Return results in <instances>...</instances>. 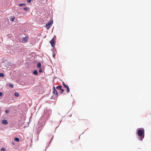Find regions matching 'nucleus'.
<instances>
[{
	"mask_svg": "<svg viewBox=\"0 0 151 151\" xmlns=\"http://www.w3.org/2000/svg\"><path fill=\"white\" fill-rule=\"evenodd\" d=\"M137 135L140 137V140H142L144 137V130L143 129L139 130L137 133Z\"/></svg>",
	"mask_w": 151,
	"mask_h": 151,
	"instance_id": "f257e3e1",
	"label": "nucleus"
},
{
	"mask_svg": "<svg viewBox=\"0 0 151 151\" xmlns=\"http://www.w3.org/2000/svg\"><path fill=\"white\" fill-rule=\"evenodd\" d=\"M53 23L52 21H50L47 22L46 25V27L47 29H49Z\"/></svg>",
	"mask_w": 151,
	"mask_h": 151,
	"instance_id": "f03ea898",
	"label": "nucleus"
},
{
	"mask_svg": "<svg viewBox=\"0 0 151 151\" xmlns=\"http://www.w3.org/2000/svg\"><path fill=\"white\" fill-rule=\"evenodd\" d=\"M50 43L53 47H54L55 45V42L54 38H53L50 42Z\"/></svg>",
	"mask_w": 151,
	"mask_h": 151,
	"instance_id": "7ed1b4c3",
	"label": "nucleus"
},
{
	"mask_svg": "<svg viewBox=\"0 0 151 151\" xmlns=\"http://www.w3.org/2000/svg\"><path fill=\"white\" fill-rule=\"evenodd\" d=\"M53 93L54 94H55V95L56 96H58V93L57 91L55 89V87H53Z\"/></svg>",
	"mask_w": 151,
	"mask_h": 151,
	"instance_id": "20e7f679",
	"label": "nucleus"
},
{
	"mask_svg": "<svg viewBox=\"0 0 151 151\" xmlns=\"http://www.w3.org/2000/svg\"><path fill=\"white\" fill-rule=\"evenodd\" d=\"M28 37H23L22 39V40L23 41L26 42V41L27 40Z\"/></svg>",
	"mask_w": 151,
	"mask_h": 151,
	"instance_id": "39448f33",
	"label": "nucleus"
},
{
	"mask_svg": "<svg viewBox=\"0 0 151 151\" xmlns=\"http://www.w3.org/2000/svg\"><path fill=\"white\" fill-rule=\"evenodd\" d=\"M2 123L4 124H8V122L6 120H4L2 121Z\"/></svg>",
	"mask_w": 151,
	"mask_h": 151,
	"instance_id": "423d86ee",
	"label": "nucleus"
},
{
	"mask_svg": "<svg viewBox=\"0 0 151 151\" xmlns=\"http://www.w3.org/2000/svg\"><path fill=\"white\" fill-rule=\"evenodd\" d=\"M64 87L67 89V92H69L70 91V89L68 86L66 85V86H65V87Z\"/></svg>",
	"mask_w": 151,
	"mask_h": 151,
	"instance_id": "0eeeda50",
	"label": "nucleus"
},
{
	"mask_svg": "<svg viewBox=\"0 0 151 151\" xmlns=\"http://www.w3.org/2000/svg\"><path fill=\"white\" fill-rule=\"evenodd\" d=\"M41 66V65L40 63L39 62L38 63L37 65V67L38 68H40Z\"/></svg>",
	"mask_w": 151,
	"mask_h": 151,
	"instance_id": "6e6552de",
	"label": "nucleus"
},
{
	"mask_svg": "<svg viewBox=\"0 0 151 151\" xmlns=\"http://www.w3.org/2000/svg\"><path fill=\"white\" fill-rule=\"evenodd\" d=\"M62 86H61L60 85L57 86L56 87V88L57 89H59L60 90L62 89Z\"/></svg>",
	"mask_w": 151,
	"mask_h": 151,
	"instance_id": "1a4fd4ad",
	"label": "nucleus"
},
{
	"mask_svg": "<svg viewBox=\"0 0 151 151\" xmlns=\"http://www.w3.org/2000/svg\"><path fill=\"white\" fill-rule=\"evenodd\" d=\"M15 19V17H11L10 18V20L12 21H13Z\"/></svg>",
	"mask_w": 151,
	"mask_h": 151,
	"instance_id": "9d476101",
	"label": "nucleus"
},
{
	"mask_svg": "<svg viewBox=\"0 0 151 151\" xmlns=\"http://www.w3.org/2000/svg\"><path fill=\"white\" fill-rule=\"evenodd\" d=\"M33 74L35 75H38L37 71L36 70H35L33 71Z\"/></svg>",
	"mask_w": 151,
	"mask_h": 151,
	"instance_id": "9b49d317",
	"label": "nucleus"
},
{
	"mask_svg": "<svg viewBox=\"0 0 151 151\" xmlns=\"http://www.w3.org/2000/svg\"><path fill=\"white\" fill-rule=\"evenodd\" d=\"M14 95L15 96L18 97L19 96V93L17 92H15V93L14 94Z\"/></svg>",
	"mask_w": 151,
	"mask_h": 151,
	"instance_id": "f8f14e48",
	"label": "nucleus"
},
{
	"mask_svg": "<svg viewBox=\"0 0 151 151\" xmlns=\"http://www.w3.org/2000/svg\"><path fill=\"white\" fill-rule=\"evenodd\" d=\"M14 140L17 142H19V138L16 137L14 139Z\"/></svg>",
	"mask_w": 151,
	"mask_h": 151,
	"instance_id": "ddd939ff",
	"label": "nucleus"
},
{
	"mask_svg": "<svg viewBox=\"0 0 151 151\" xmlns=\"http://www.w3.org/2000/svg\"><path fill=\"white\" fill-rule=\"evenodd\" d=\"M24 9L26 11H28L29 9V8L27 7H24Z\"/></svg>",
	"mask_w": 151,
	"mask_h": 151,
	"instance_id": "4468645a",
	"label": "nucleus"
},
{
	"mask_svg": "<svg viewBox=\"0 0 151 151\" xmlns=\"http://www.w3.org/2000/svg\"><path fill=\"white\" fill-rule=\"evenodd\" d=\"M4 76V74L3 73H0V77H3Z\"/></svg>",
	"mask_w": 151,
	"mask_h": 151,
	"instance_id": "2eb2a0df",
	"label": "nucleus"
},
{
	"mask_svg": "<svg viewBox=\"0 0 151 151\" xmlns=\"http://www.w3.org/2000/svg\"><path fill=\"white\" fill-rule=\"evenodd\" d=\"M26 4H19V6H25Z\"/></svg>",
	"mask_w": 151,
	"mask_h": 151,
	"instance_id": "dca6fc26",
	"label": "nucleus"
},
{
	"mask_svg": "<svg viewBox=\"0 0 151 151\" xmlns=\"http://www.w3.org/2000/svg\"><path fill=\"white\" fill-rule=\"evenodd\" d=\"M1 151H6L5 149L4 148H2L1 150Z\"/></svg>",
	"mask_w": 151,
	"mask_h": 151,
	"instance_id": "f3484780",
	"label": "nucleus"
},
{
	"mask_svg": "<svg viewBox=\"0 0 151 151\" xmlns=\"http://www.w3.org/2000/svg\"><path fill=\"white\" fill-rule=\"evenodd\" d=\"M9 86L11 88H13L14 86L13 85V84H10Z\"/></svg>",
	"mask_w": 151,
	"mask_h": 151,
	"instance_id": "a211bd4d",
	"label": "nucleus"
},
{
	"mask_svg": "<svg viewBox=\"0 0 151 151\" xmlns=\"http://www.w3.org/2000/svg\"><path fill=\"white\" fill-rule=\"evenodd\" d=\"M60 90H61V91L60 92L61 93H63V91H64V90L63 89H61Z\"/></svg>",
	"mask_w": 151,
	"mask_h": 151,
	"instance_id": "6ab92c4d",
	"label": "nucleus"
},
{
	"mask_svg": "<svg viewBox=\"0 0 151 151\" xmlns=\"http://www.w3.org/2000/svg\"><path fill=\"white\" fill-rule=\"evenodd\" d=\"M39 72L40 73H41L42 72V70L41 69H40L39 70Z\"/></svg>",
	"mask_w": 151,
	"mask_h": 151,
	"instance_id": "aec40b11",
	"label": "nucleus"
},
{
	"mask_svg": "<svg viewBox=\"0 0 151 151\" xmlns=\"http://www.w3.org/2000/svg\"><path fill=\"white\" fill-rule=\"evenodd\" d=\"M63 85L64 86V87H65V86H66V84H65V83L63 82Z\"/></svg>",
	"mask_w": 151,
	"mask_h": 151,
	"instance_id": "412c9836",
	"label": "nucleus"
},
{
	"mask_svg": "<svg viewBox=\"0 0 151 151\" xmlns=\"http://www.w3.org/2000/svg\"><path fill=\"white\" fill-rule=\"evenodd\" d=\"M31 1V0H27V2L28 3H30Z\"/></svg>",
	"mask_w": 151,
	"mask_h": 151,
	"instance_id": "4be33fe9",
	"label": "nucleus"
},
{
	"mask_svg": "<svg viewBox=\"0 0 151 151\" xmlns=\"http://www.w3.org/2000/svg\"><path fill=\"white\" fill-rule=\"evenodd\" d=\"M55 54H53V57L54 58H55Z\"/></svg>",
	"mask_w": 151,
	"mask_h": 151,
	"instance_id": "5701e85b",
	"label": "nucleus"
},
{
	"mask_svg": "<svg viewBox=\"0 0 151 151\" xmlns=\"http://www.w3.org/2000/svg\"><path fill=\"white\" fill-rule=\"evenodd\" d=\"M9 112V111L8 110H6V112L7 113H8Z\"/></svg>",
	"mask_w": 151,
	"mask_h": 151,
	"instance_id": "b1692460",
	"label": "nucleus"
},
{
	"mask_svg": "<svg viewBox=\"0 0 151 151\" xmlns=\"http://www.w3.org/2000/svg\"><path fill=\"white\" fill-rule=\"evenodd\" d=\"M2 93L1 92H0V96H2Z\"/></svg>",
	"mask_w": 151,
	"mask_h": 151,
	"instance_id": "393cba45",
	"label": "nucleus"
}]
</instances>
